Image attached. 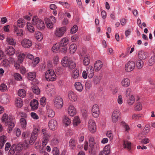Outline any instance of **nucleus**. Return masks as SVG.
<instances>
[{
  "mask_svg": "<svg viewBox=\"0 0 155 155\" xmlns=\"http://www.w3.org/2000/svg\"><path fill=\"white\" fill-rule=\"evenodd\" d=\"M32 23L34 25H35L39 30H42L45 28V25L43 21L38 18L37 16L33 17L32 20Z\"/></svg>",
  "mask_w": 155,
  "mask_h": 155,
  "instance_id": "1",
  "label": "nucleus"
},
{
  "mask_svg": "<svg viewBox=\"0 0 155 155\" xmlns=\"http://www.w3.org/2000/svg\"><path fill=\"white\" fill-rule=\"evenodd\" d=\"M45 78L48 81H54L56 79V76L54 71L52 69H49L45 74Z\"/></svg>",
  "mask_w": 155,
  "mask_h": 155,
  "instance_id": "2",
  "label": "nucleus"
},
{
  "mask_svg": "<svg viewBox=\"0 0 155 155\" xmlns=\"http://www.w3.org/2000/svg\"><path fill=\"white\" fill-rule=\"evenodd\" d=\"M39 129L35 128L31 134L29 143L30 144H33L35 141L38 135Z\"/></svg>",
  "mask_w": 155,
  "mask_h": 155,
  "instance_id": "3",
  "label": "nucleus"
},
{
  "mask_svg": "<svg viewBox=\"0 0 155 155\" xmlns=\"http://www.w3.org/2000/svg\"><path fill=\"white\" fill-rule=\"evenodd\" d=\"M20 146L19 145L17 146L15 144H13L11 146L9 151L8 154L10 155H12L17 151L18 152H20L22 148V147H20Z\"/></svg>",
  "mask_w": 155,
  "mask_h": 155,
  "instance_id": "4",
  "label": "nucleus"
},
{
  "mask_svg": "<svg viewBox=\"0 0 155 155\" xmlns=\"http://www.w3.org/2000/svg\"><path fill=\"white\" fill-rule=\"evenodd\" d=\"M54 106L58 108L62 107L63 105V101L62 98L59 97H56L54 99Z\"/></svg>",
  "mask_w": 155,
  "mask_h": 155,
  "instance_id": "5",
  "label": "nucleus"
},
{
  "mask_svg": "<svg viewBox=\"0 0 155 155\" xmlns=\"http://www.w3.org/2000/svg\"><path fill=\"white\" fill-rule=\"evenodd\" d=\"M135 66L134 62L133 61H129L125 64V70L126 71L130 72L133 70Z\"/></svg>",
  "mask_w": 155,
  "mask_h": 155,
  "instance_id": "6",
  "label": "nucleus"
},
{
  "mask_svg": "<svg viewBox=\"0 0 155 155\" xmlns=\"http://www.w3.org/2000/svg\"><path fill=\"white\" fill-rule=\"evenodd\" d=\"M66 31V29L64 27L56 28L54 32L55 36L58 37L63 36Z\"/></svg>",
  "mask_w": 155,
  "mask_h": 155,
  "instance_id": "7",
  "label": "nucleus"
},
{
  "mask_svg": "<svg viewBox=\"0 0 155 155\" xmlns=\"http://www.w3.org/2000/svg\"><path fill=\"white\" fill-rule=\"evenodd\" d=\"M88 127L89 130L91 133L95 132L96 129V124L93 120L91 119L89 120L88 122Z\"/></svg>",
  "mask_w": 155,
  "mask_h": 155,
  "instance_id": "8",
  "label": "nucleus"
},
{
  "mask_svg": "<svg viewBox=\"0 0 155 155\" xmlns=\"http://www.w3.org/2000/svg\"><path fill=\"white\" fill-rule=\"evenodd\" d=\"M92 113L93 116L95 118L98 117L99 114V110L98 106L94 105L92 108Z\"/></svg>",
  "mask_w": 155,
  "mask_h": 155,
  "instance_id": "9",
  "label": "nucleus"
},
{
  "mask_svg": "<svg viewBox=\"0 0 155 155\" xmlns=\"http://www.w3.org/2000/svg\"><path fill=\"white\" fill-rule=\"evenodd\" d=\"M120 113L119 110H115L113 112L112 118L113 121L114 123H116L118 120L119 118H120Z\"/></svg>",
  "mask_w": 155,
  "mask_h": 155,
  "instance_id": "10",
  "label": "nucleus"
},
{
  "mask_svg": "<svg viewBox=\"0 0 155 155\" xmlns=\"http://www.w3.org/2000/svg\"><path fill=\"white\" fill-rule=\"evenodd\" d=\"M21 45L24 48H28L32 46V42L29 39L25 38L21 41Z\"/></svg>",
  "mask_w": 155,
  "mask_h": 155,
  "instance_id": "11",
  "label": "nucleus"
},
{
  "mask_svg": "<svg viewBox=\"0 0 155 155\" xmlns=\"http://www.w3.org/2000/svg\"><path fill=\"white\" fill-rule=\"evenodd\" d=\"M58 124L56 120L51 119L49 121L48 126L49 128L51 130H54L57 128Z\"/></svg>",
  "mask_w": 155,
  "mask_h": 155,
  "instance_id": "12",
  "label": "nucleus"
},
{
  "mask_svg": "<svg viewBox=\"0 0 155 155\" xmlns=\"http://www.w3.org/2000/svg\"><path fill=\"white\" fill-rule=\"evenodd\" d=\"M86 71L88 77L90 78H91L94 74V69L93 67L91 65H89L86 68Z\"/></svg>",
  "mask_w": 155,
  "mask_h": 155,
  "instance_id": "13",
  "label": "nucleus"
},
{
  "mask_svg": "<svg viewBox=\"0 0 155 155\" xmlns=\"http://www.w3.org/2000/svg\"><path fill=\"white\" fill-rule=\"evenodd\" d=\"M12 119V117L10 116L8 117V115L7 114L4 113L3 115L2 120L3 122L5 123V124L6 125H7L8 123V122L10 121Z\"/></svg>",
  "mask_w": 155,
  "mask_h": 155,
  "instance_id": "14",
  "label": "nucleus"
},
{
  "mask_svg": "<svg viewBox=\"0 0 155 155\" xmlns=\"http://www.w3.org/2000/svg\"><path fill=\"white\" fill-rule=\"evenodd\" d=\"M5 51L7 55H12L15 53V50L12 47L8 46L6 48Z\"/></svg>",
  "mask_w": 155,
  "mask_h": 155,
  "instance_id": "15",
  "label": "nucleus"
},
{
  "mask_svg": "<svg viewBox=\"0 0 155 155\" xmlns=\"http://www.w3.org/2000/svg\"><path fill=\"white\" fill-rule=\"evenodd\" d=\"M147 53L144 51H141L138 52V57L139 59L144 60L147 57Z\"/></svg>",
  "mask_w": 155,
  "mask_h": 155,
  "instance_id": "16",
  "label": "nucleus"
},
{
  "mask_svg": "<svg viewBox=\"0 0 155 155\" xmlns=\"http://www.w3.org/2000/svg\"><path fill=\"white\" fill-rule=\"evenodd\" d=\"M110 145L109 144L106 146L104 148V151L100 152L99 155H103L104 153L108 155L110 152Z\"/></svg>",
  "mask_w": 155,
  "mask_h": 155,
  "instance_id": "17",
  "label": "nucleus"
},
{
  "mask_svg": "<svg viewBox=\"0 0 155 155\" xmlns=\"http://www.w3.org/2000/svg\"><path fill=\"white\" fill-rule=\"evenodd\" d=\"M68 97L71 101H75L77 99V96L75 93L72 91H70L68 94Z\"/></svg>",
  "mask_w": 155,
  "mask_h": 155,
  "instance_id": "18",
  "label": "nucleus"
},
{
  "mask_svg": "<svg viewBox=\"0 0 155 155\" xmlns=\"http://www.w3.org/2000/svg\"><path fill=\"white\" fill-rule=\"evenodd\" d=\"M30 104L32 110H36L38 107V101L34 99L32 100L30 103Z\"/></svg>",
  "mask_w": 155,
  "mask_h": 155,
  "instance_id": "19",
  "label": "nucleus"
},
{
  "mask_svg": "<svg viewBox=\"0 0 155 155\" xmlns=\"http://www.w3.org/2000/svg\"><path fill=\"white\" fill-rule=\"evenodd\" d=\"M68 112L69 114L71 116H74L76 112L75 108L72 105L69 106L68 109Z\"/></svg>",
  "mask_w": 155,
  "mask_h": 155,
  "instance_id": "20",
  "label": "nucleus"
},
{
  "mask_svg": "<svg viewBox=\"0 0 155 155\" xmlns=\"http://www.w3.org/2000/svg\"><path fill=\"white\" fill-rule=\"evenodd\" d=\"M103 64L100 61H96L94 64V68L96 71H99L102 67Z\"/></svg>",
  "mask_w": 155,
  "mask_h": 155,
  "instance_id": "21",
  "label": "nucleus"
},
{
  "mask_svg": "<svg viewBox=\"0 0 155 155\" xmlns=\"http://www.w3.org/2000/svg\"><path fill=\"white\" fill-rule=\"evenodd\" d=\"M27 117V115L25 114L24 117H21L20 120L21 126L23 129H25L26 127L27 122L25 118Z\"/></svg>",
  "mask_w": 155,
  "mask_h": 155,
  "instance_id": "22",
  "label": "nucleus"
},
{
  "mask_svg": "<svg viewBox=\"0 0 155 155\" xmlns=\"http://www.w3.org/2000/svg\"><path fill=\"white\" fill-rule=\"evenodd\" d=\"M15 104L16 106L18 108L21 107L23 105V102L21 98L19 97L16 98Z\"/></svg>",
  "mask_w": 155,
  "mask_h": 155,
  "instance_id": "23",
  "label": "nucleus"
},
{
  "mask_svg": "<svg viewBox=\"0 0 155 155\" xmlns=\"http://www.w3.org/2000/svg\"><path fill=\"white\" fill-rule=\"evenodd\" d=\"M61 46L59 43H56L54 45L51 49L52 51L55 53H57L60 51Z\"/></svg>",
  "mask_w": 155,
  "mask_h": 155,
  "instance_id": "24",
  "label": "nucleus"
},
{
  "mask_svg": "<svg viewBox=\"0 0 155 155\" xmlns=\"http://www.w3.org/2000/svg\"><path fill=\"white\" fill-rule=\"evenodd\" d=\"M68 39L66 38H64L61 41L60 44L61 47H66L68 43Z\"/></svg>",
  "mask_w": 155,
  "mask_h": 155,
  "instance_id": "25",
  "label": "nucleus"
},
{
  "mask_svg": "<svg viewBox=\"0 0 155 155\" xmlns=\"http://www.w3.org/2000/svg\"><path fill=\"white\" fill-rule=\"evenodd\" d=\"M14 31L17 36H22L23 35V32L22 29H18L15 26H14Z\"/></svg>",
  "mask_w": 155,
  "mask_h": 155,
  "instance_id": "26",
  "label": "nucleus"
},
{
  "mask_svg": "<svg viewBox=\"0 0 155 155\" xmlns=\"http://www.w3.org/2000/svg\"><path fill=\"white\" fill-rule=\"evenodd\" d=\"M67 57H64L62 59L61 63L62 65L64 67H67L68 65V61L70 60Z\"/></svg>",
  "mask_w": 155,
  "mask_h": 155,
  "instance_id": "27",
  "label": "nucleus"
},
{
  "mask_svg": "<svg viewBox=\"0 0 155 155\" xmlns=\"http://www.w3.org/2000/svg\"><path fill=\"white\" fill-rule=\"evenodd\" d=\"M36 77V73L35 72H31L28 74L27 78L31 81H32Z\"/></svg>",
  "mask_w": 155,
  "mask_h": 155,
  "instance_id": "28",
  "label": "nucleus"
},
{
  "mask_svg": "<svg viewBox=\"0 0 155 155\" xmlns=\"http://www.w3.org/2000/svg\"><path fill=\"white\" fill-rule=\"evenodd\" d=\"M122 85L125 87H128L130 84V81L128 78H126L123 79L121 81Z\"/></svg>",
  "mask_w": 155,
  "mask_h": 155,
  "instance_id": "29",
  "label": "nucleus"
},
{
  "mask_svg": "<svg viewBox=\"0 0 155 155\" xmlns=\"http://www.w3.org/2000/svg\"><path fill=\"white\" fill-rule=\"evenodd\" d=\"M6 141V137L5 136L0 137V148L2 149Z\"/></svg>",
  "mask_w": 155,
  "mask_h": 155,
  "instance_id": "30",
  "label": "nucleus"
},
{
  "mask_svg": "<svg viewBox=\"0 0 155 155\" xmlns=\"http://www.w3.org/2000/svg\"><path fill=\"white\" fill-rule=\"evenodd\" d=\"M136 66L139 69H140L143 67L144 64L143 61L142 60L138 59L136 62Z\"/></svg>",
  "mask_w": 155,
  "mask_h": 155,
  "instance_id": "31",
  "label": "nucleus"
},
{
  "mask_svg": "<svg viewBox=\"0 0 155 155\" xmlns=\"http://www.w3.org/2000/svg\"><path fill=\"white\" fill-rule=\"evenodd\" d=\"M6 41L9 45H15L16 44V42L15 39L10 37H7L6 39Z\"/></svg>",
  "mask_w": 155,
  "mask_h": 155,
  "instance_id": "32",
  "label": "nucleus"
},
{
  "mask_svg": "<svg viewBox=\"0 0 155 155\" xmlns=\"http://www.w3.org/2000/svg\"><path fill=\"white\" fill-rule=\"evenodd\" d=\"M81 123V121L79 117L78 116L75 117H74L73 122V125L76 127L79 124Z\"/></svg>",
  "mask_w": 155,
  "mask_h": 155,
  "instance_id": "33",
  "label": "nucleus"
},
{
  "mask_svg": "<svg viewBox=\"0 0 155 155\" xmlns=\"http://www.w3.org/2000/svg\"><path fill=\"white\" fill-rule=\"evenodd\" d=\"M123 144L124 148H127L129 150L131 149V143L127 141L124 140L123 142Z\"/></svg>",
  "mask_w": 155,
  "mask_h": 155,
  "instance_id": "34",
  "label": "nucleus"
},
{
  "mask_svg": "<svg viewBox=\"0 0 155 155\" xmlns=\"http://www.w3.org/2000/svg\"><path fill=\"white\" fill-rule=\"evenodd\" d=\"M75 87L76 89L79 91H82L83 89V86L81 83L76 82L74 84Z\"/></svg>",
  "mask_w": 155,
  "mask_h": 155,
  "instance_id": "35",
  "label": "nucleus"
},
{
  "mask_svg": "<svg viewBox=\"0 0 155 155\" xmlns=\"http://www.w3.org/2000/svg\"><path fill=\"white\" fill-rule=\"evenodd\" d=\"M47 112L48 117L53 118L55 115V112L51 108H47Z\"/></svg>",
  "mask_w": 155,
  "mask_h": 155,
  "instance_id": "36",
  "label": "nucleus"
},
{
  "mask_svg": "<svg viewBox=\"0 0 155 155\" xmlns=\"http://www.w3.org/2000/svg\"><path fill=\"white\" fill-rule=\"evenodd\" d=\"M69 49L70 52L71 53H74L76 50L77 45L75 44H72L70 46Z\"/></svg>",
  "mask_w": 155,
  "mask_h": 155,
  "instance_id": "37",
  "label": "nucleus"
},
{
  "mask_svg": "<svg viewBox=\"0 0 155 155\" xmlns=\"http://www.w3.org/2000/svg\"><path fill=\"white\" fill-rule=\"evenodd\" d=\"M68 65L67 67L71 69H73L76 66L75 63L71 59L68 61Z\"/></svg>",
  "mask_w": 155,
  "mask_h": 155,
  "instance_id": "38",
  "label": "nucleus"
},
{
  "mask_svg": "<svg viewBox=\"0 0 155 155\" xmlns=\"http://www.w3.org/2000/svg\"><path fill=\"white\" fill-rule=\"evenodd\" d=\"M90 57L87 55H86L83 60V64L87 66L90 63Z\"/></svg>",
  "mask_w": 155,
  "mask_h": 155,
  "instance_id": "39",
  "label": "nucleus"
},
{
  "mask_svg": "<svg viewBox=\"0 0 155 155\" xmlns=\"http://www.w3.org/2000/svg\"><path fill=\"white\" fill-rule=\"evenodd\" d=\"M18 94L19 96L23 97L26 96V92L23 89H20L18 90Z\"/></svg>",
  "mask_w": 155,
  "mask_h": 155,
  "instance_id": "40",
  "label": "nucleus"
},
{
  "mask_svg": "<svg viewBox=\"0 0 155 155\" xmlns=\"http://www.w3.org/2000/svg\"><path fill=\"white\" fill-rule=\"evenodd\" d=\"M155 63V55L151 57L148 61V64L150 66H152Z\"/></svg>",
  "mask_w": 155,
  "mask_h": 155,
  "instance_id": "41",
  "label": "nucleus"
},
{
  "mask_svg": "<svg viewBox=\"0 0 155 155\" xmlns=\"http://www.w3.org/2000/svg\"><path fill=\"white\" fill-rule=\"evenodd\" d=\"M63 121L64 123L67 126L68 125L71 123L70 119L66 116H64L63 118Z\"/></svg>",
  "mask_w": 155,
  "mask_h": 155,
  "instance_id": "42",
  "label": "nucleus"
},
{
  "mask_svg": "<svg viewBox=\"0 0 155 155\" xmlns=\"http://www.w3.org/2000/svg\"><path fill=\"white\" fill-rule=\"evenodd\" d=\"M25 24L24 20L22 19H19L17 21V26L20 28H22Z\"/></svg>",
  "mask_w": 155,
  "mask_h": 155,
  "instance_id": "43",
  "label": "nucleus"
},
{
  "mask_svg": "<svg viewBox=\"0 0 155 155\" xmlns=\"http://www.w3.org/2000/svg\"><path fill=\"white\" fill-rule=\"evenodd\" d=\"M79 76V71L77 70H74L72 74V77L74 79H77Z\"/></svg>",
  "mask_w": 155,
  "mask_h": 155,
  "instance_id": "44",
  "label": "nucleus"
},
{
  "mask_svg": "<svg viewBox=\"0 0 155 155\" xmlns=\"http://www.w3.org/2000/svg\"><path fill=\"white\" fill-rule=\"evenodd\" d=\"M35 37L36 39L38 41H41L43 38V36L41 33L39 32L35 34Z\"/></svg>",
  "mask_w": 155,
  "mask_h": 155,
  "instance_id": "45",
  "label": "nucleus"
},
{
  "mask_svg": "<svg viewBox=\"0 0 155 155\" xmlns=\"http://www.w3.org/2000/svg\"><path fill=\"white\" fill-rule=\"evenodd\" d=\"M8 130L9 131H10L12 130V128L15 126L14 123L12 121V119L10 121L8 122Z\"/></svg>",
  "mask_w": 155,
  "mask_h": 155,
  "instance_id": "46",
  "label": "nucleus"
},
{
  "mask_svg": "<svg viewBox=\"0 0 155 155\" xmlns=\"http://www.w3.org/2000/svg\"><path fill=\"white\" fill-rule=\"evenodd\" d=\"M135 101L134 97L133 95H131L129 99L127 100V103L129 105L133 104Z\"/></svg>",
  "mask_w": 155,
  "mask_h": 155,
  "instance_id": "47",
  "label": "nucleus"
},
{
  "mask_svg": "<svg viewBox=\"0 0 155 155\" xmlns=\"http://www.w3.org/2000/svg\"><path fill=\"white\" fill-rule=\"evenodd\" d=\"M14 76L15 79L17 81H21L22 80V77L18 73H15L14 74Z\"/></svg>",
  "mask_w": 155,
  "mask_h": 155,
  "instance_id": "48",
  "label": "nucleus"
},
{
  "mask_svg": "<svg viewBox=\"0 0 155 155\" xmlns=\"http://www.w3.org/2000/svg\"><path fill=\"white\" fill-rule=\"evenodd\" d=\"M27 27L28 31L31 32H33L34 31L35 29L33 26H32L30 23H27Z\"/></svg>",
  "mask_w": 155,
  "mask_h": 155,
  "instance_id": "49",
  "label": "nucleus"
},
{
  "mask_svg": "<svg viewBox=\"0 0 155 155\" xmlns=\"http://www.w3.org/2000/svg\"><path fill=\"white\" fill-rule=\"evenodd\" d=\"M30 135V133L28 131H26L23 132L22 134V137L23 139H26L28 138Z\"/></svg>",
  "mask_w": 155,
  "mask_h": 155,
  "instance_id": "50",
  "label": "nucleus"
},
{
  "mask_svg": "<svg viewBox=\"0 0 155 155\" xmlns=\"http://www.w3.org/2000/svg\"><path fill=\"white\" fill-rule=\"evenodd\" d=\"M70 147L73 149L75 146V141L74 139H71L69 142Z\"/></svg>",
  "mask_w": 155,
  "mask_h": 155,
  "instance_id": "51",
  "label": "nucleus"
},
{
  "mask_svg": "<svg viewBox=\"0 0 155 155\" xmlns=\"http://www.w3.org/2000/svg\"><path fill=\"white\" fill-rule=\"evenodd\" d=\"M25 57V55L24 54H22L19 55L18 56V62L21 63L23 61L24 58Z\"/></svg>",
  "mask_w": 155,
  "mask_h": 155,
  "instance_id": "52",
  "label": "nucleus"
},
{
  "mask_svg": "<svg viewBox=\"0 0 155 155\" xmlns=\"http://www.w3.org/2000/svg\"><path fill=\"white\" fill-rule=\"evenodd\" d=\"M150 126L149 125H146L143 129V132L146 134L148 133L150 131Z\"/></svg>",
  "mask_w": 155,
  "mask_h": 155,
  "instance_id": "53",
  "label": "nucleus"
},
{
  "mask_svg": "<svg viewBox=\"0 0 155 155\" xmlns=\"http://www.w3.org/2000/svg\"><path fill=\"white\" fill-rule=\"evenodd\" d=\"M7 90V86L4 84H2L0 86V90L4 92Z\"/></svg>",
  "mask_w": 155,
  "mask_h": 155,
  "instance_id": "54",
  "label": "nucleus"
},
{
  "mask_svg": "<svg viewBox=\"0 0 155 155\" xmlns=\"http://www.w3.org/2000/svg\"><path fill=\"white\" fill-rule=\"evenodd\" d=\"M53 155H59V152L58 148L56 147L53 148L52 150Z\"/></svg>",
  "mask_w": 155,
  "mask_h": 155,
  "instance_id": "55",
  "label": "nucleus"
},
{
  "mask_svg": "<svg viewBox=\"0 0 155 155\" xmlns=\"http://www.w3.org/2000/svg\"><path fill=\"white\" fill-rule=\"evenodd\" d=\"M78 30V27L76 25H74L71 29V33H75Z\"/></svg>",
  "mask_w": 155,
  "mask_h": 155,
  "instance_id": "56",
  "label": "nucleus"
},
{
  "mask_svg": "<svg viewBox=\"0 0 155 155\" xmlns=\"http://www.w3.org/2000/svg\"><path fill=\"white\" fill-rule=\"evenodd\" d=\"M135 110H140L142 109L141 104L139 102L137 103L135 108Z\"/></svg>",
  "mask_w": 155,
  "mask_h": 155,
  "instance_id": "57",
  "label": "nucleus"
},
{
  "mask_svg": "<svg viewBox=\"0 0 155 155\" xmlns=\"http://www.w3.org/2000/svg\"><path fill=\"white\" fill-rule=\"evenodd\" d=\"M32 91L34 93L37 94H39L40 92L39 89L37 87H35L32 88Z\"/></svg>",
  "mask_w": 155,
  "mask_h": 155,
  "instance_id": "58",
  "label": "nucleus"
},
{
  "mask_svg": "<svg viewBox=\"0 0 155 155\" xmlns=\"http://www.w3.org/2000/svg\"><path fill=\"white\" fill-rule=\"evenodd\" d=\"M143 117L142 115L141 114H134L132 116V118L133 119H139Z\"/></svg>",
  "mask_w": 155,
  "mask_h": 155,
  "instance_id": "59",
  "label": "nucleus"
},
{
  "mask_svg": "<svg viewBox=\"0 0 155 155\" xmlns=\"http://www.w3.org/2000/svg\"><path fill=\"white\" fill-rule=\"evenodd\" d=\"M106 135L110 138V140H111L113 139V135L111 131H108L106 133Z\"/></svg>",
  "mask_w": 155,
  "mask_h": 155,
  "instance_id": "60",
  "label": "nucleus"
},
{
  "mask_svg": "<svg viewBox=\"0 0 155 155\" xmlns=\"http://www.w3.org/2000/svg\"><path fill=\"white\" fill-rule=\"evenodd\" d=\"M46 99L45 97H42L40 100V104L43 106L45 105L46 104Z\"/></svg>",
  "mask_w": 155,
  "mask_h": 155,
  "instance_id": "61",
  "label": "nucleus"
},
{
  "mask_svg": "<svg viewBox=\"0 0 155 155\" xmlns=\"http://www.w3.org/2000/svg\"><path fill=\"white\" fill-rule=\"evenodd\" d=\"M100 79L98 77L96 76L94 77L93 81L94 84H97L100 82Z\"/></svg>",
  "mask_w": 155,
  "mask_h": 155,
  "instance_id": "62",
  "label": "nucleus"
},
{
  "mask_svg": "<svg viewBox=\"0 0 155 155\" xmlns=\"http://www.w3.org/2000/svg\"><path fill=\"white\" fill-rule=\"evenodd\" d=\"M31 117L34 119L37 120L38 119V115L35 113L32 112L31 113Z\"/></svg>",
  "mask_w": 155,
  "mask_h": 155,
  "instance_id": "63",
  "label": "nucleus"
},
{
  "mask_svg": "<svg viewBox=\"0 0 155 155\" xmlns=\"http://www.w3.org/2000/svg\"><path fill=\"white\" fill-rule=\"evenodd\" d=\"M50 135L49 134L47 133L46 134H45V135H43V138L45 139V140H47L49 141V139L50 138Z\"/></svg>",
  "mask_w": 155,
  "mask_h": 155,
  "instance_id": "64",
  "label": "nucleus"
}]
</instances>
